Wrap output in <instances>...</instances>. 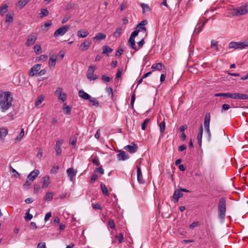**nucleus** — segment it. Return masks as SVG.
<instances>
[{"label": "nucleus", "mask_w": 248, "mask_h": 248, "mask_svg": "<svg viewBox=\"0 0 248 248\" xmlns=\"http://www.w3.org/2000/svg\"><path fill=\"white\" fill-rule=\"evenodd\" d=\"M13 97L9 92L0 94V109L2 112L8 110L11 106Z\"/></svg>", "instance_id": "nucleus-1"}, {"label": "nucleus", "mask_w": 248, "mask_h": 248, "mask_svg": "<svg viewBox=\"0 0 248 248\" xmlns=\"http://www.w3.org/2000/svg\"><path fill=\"white\" fill-rule=\"evenodd\" d=\"M226 212V202L224 198L219 199L217 205L218 217L221 220H224Z\"/></svg>", "instance_id": "nucleus-2"}, {"label": "nucleus", "mask_w": 248, "mask_h": 248, "mask_svg": "<svg viewBox=\"0 0 248 248\" xmlns=\"http://www.w3.org/2000/svg\"><path fill=\"white\" fill-rule=\"evenodd\" d=\"M233 14L236 16H242L248 13V2L239 7L233 8Z\"/></svg>", "instance_id": "nucleus-3"}, {"label": "nucleus", "mask_w": 248, "mask_h": 248, "mask_svg": "<svg viewBox=\"0 0 248 248\" xmlns=\"http://www.w3.org/2000/svg\"><path fill=\"white\" fill-rule=\"evenodd\" d=\"M69 25H64L57 29L54 33L55 37L61 36L64 35L69 29Z\"/></svg>", "instance_id": "nucleus-4"}, {"label": "nucleus", "mask_w": 248, "mask_h": 248, "mask_svg": "<svg viewBox=\"0 0 248 248\" xmlns=\"http://www.w3.org/2000/svg\"><path fill=\"white\" fill-rule=\"evenodd\" d=\"M95 67L93 66H90L88 69L87 73V77L90 80H94L97 78V76L94 74Z\"/></svg>", "instance_id": "nucleus-5"}, {"label": "nucleus", "mask_w": 248, "mask_h": 248, "mask_svg": "<svg viewBox=\"0 0 248 248\" xmlns=\"http://www.w3.org/2000/svg\"><path fill=\"white\" fill-rule=\"evenodd\" d=\"M229 48H233L235 49H243L245 48V45L243 42H231L229 44Z\"/></svg>", "instance_id": "nucleus-6"}, {"label": "nucleus", "mask_w": 248, "mask_h": 248, "mask_svg": "<svg viewBox=\"0 0 248 248\" xmlns=\"http://www.w3.org/2000/svg\"><path fill=\"white\" fill-rule=\"evenodd\" d=\"M37 39V35L35 33H32L30 34L27 38V40L25 45L27 46H30L33 45Z\"/></svg>", "instance_id": "nucleus-7"}, {"label": "nucleus", "mask_w": 248, "mask_h": 248, "mask_svg": "<svg viewBox=\"0 0 248 248\" xmlns=\"http://www.w3.org/2000/svg\"><path fill=\"white\" fill-rule=\"evenodd\" d=\"M41 64H36L31 68L29 72V75L30 77H33L35 75L38 71L40 69Z\"/></svg>", "instance_id": "nucleus-8"}, {"label": "nucleus", "mask_w": 248, "mask_h": 248, "mask_svg": "<svg viewBox=\"0 0 248 248\" xmlns=\"http://www.w3.org/2000/svg\"><path fill=\"white\" fill-rule=\"evenodd\" d=\"M91 43L92 41L91 39H86L82 44H81L80 46V49L82 51L87 50L91 46Z\"/></svg>", "instance_id": "nucleus-9"}, {"label": "nucleus", "mask_w": 248, "mask_h": 248, "mask_svg": "<svg viewBox=\"0 0 248 248\" xmlns=\"http://www.w3.org/2000/svg\"><path fill=\"white\" fill-rule=\"evenodd\" d=\"M117 156L119 160H125L129 158L128 155H127L123 150L119 151V154L117 155Z\"/></svg>", "instance_id": "nucleus-10"}, {"label": "nucleus", "mask_w": 248, "mask_h": 248, "mask_svg": "<svg viewBox=\"0 0 248 248\" xmlns=\"http://www.w3.org/2000/svg\"><path fill=\"white\" fill-rule=\"evenodd\" d=\"M124 149L128 151L129 153L133 154L137 151L138 147L136 145L133 143V145H128L124 147Z\"/></svg>", "instance_id": "nucleus-11"}, {"label": "nucleus", "mask_w": 248, "mask_h": 248, "mask_svg": "<svg viewBox=\"0 0 248 248\" xmlns=\"http://www.w3.org/2000/svg\"><path fill=\"white\" fill-rule=\"evenodd\" d=\"M50 184V178L48 175H46L42 178V188H46Z\"/></svg>", "instance_id": "nucleus-12"}, {"label": "nucleus", "mask_w": 248, "mask_h": 248, "mask_svg": "<svg viewBox=\"0 0 248 248\" xmlns=\"http://www.w3.org/2000/svg\"><path fill=\"white\" fill-rule=\"evenodd\" d=\"M39 174V171L38 170L31 171L28 176V179L31 182H33Z\"/></svg>", "instance_id": "nucleus-13"}, {"label": "nucleus", "mask_w": 248, "mask_h": 248, "mask_svg": "<svg viewBox=\"0 0 248 248\" xmlns=\"http://www.w3.org/2000/svg\"><path fill=\"white\" fill-rule=\"evenodd\" d=\"M137 180L139 183L143 184L144 183V179L142 177V172L140 166H137Z\"/></svg>", "instance_id": "nucleus-14"}, {"label": "nucleus", "mask_w": 248, "mask_h": 248, "mask_svg": "<svg viewBox=\"0 0 248 248\" xmlns=\"http://www.w3.org/2000/svg\"><path fill=\"white\" fill-rule=\"evenodd\" d=\"M78 96L84 100H89L91 96L88 93L85 92L83 90H80L78 93Z\"/></svg>", "instance_id": "nucleus-15"}, {"label": "nucleus", "mask_w": 248, "mask_h": 248, "mask_svg": "<svg viewBox=\"0 0 248 248\" xmlns=\"http://www.w3.org/2000/svg\"><path fill=\"white\" fill-rule=\"evenodd\" d=\"M106 38V35L102 33H97L93 38V41L97 42L102 40H104Z\"/></svg>", "instance_id": "nucleus-16"}, {"label": "nucleus", "mask_w": 248, "mask_h": 248, "mask_svg": "<svg viewBox=\"0 0 248 248\" xmlns=\"http://www.w3.org/2000/svg\"><path fill=\"white\" fill-rule=\"evenodd\" d=\"M211 115L209 112H207L204 119V126L205 128L210 127Z\"/></svg>", "instance_id": "nucleus-17"}, {"label": "nucleus", "mask_w": 248, "mask_h": 248, "mask_svg": "<svg viewBox=\"0 0 248 248\" xmlns=\"http://www.w3.org/2000/svg\"><path fill=\"white\" fill-rule=\"evenodd\" d=\"M66 172L70 180L73 181V178L76 175L77 171L73 168H70L66 170Z\"/></svg>", "instance_id": "nucleus-18"}, {"label": "nucleus", "mask_w": 248, "mask_h": 248, "mask_svg": "<svg viewBox=\"0 0 248 248\" xmlns=\"http://www.w3.org/2000/svg\"><path fill=\"white\" fill-rule=\"evenodd\" d=\"M183 195V193L179 189L175 190L173 195V198L175 201V202H177L178 201L180 197H182Z\"/></svg>", "instance_id": "nucleus-19"}, {"label": "nucleus", "mask_w": 248, "mask_h": 248, "mask_svg": "<svg viewBox=\"0 0 248 248\" xmlns=\"http://www.w3.org/2000/svg\"><path fill=\"white\" fill-rule=\"evenodd\" d=\"M148 23V21L146 20H144L141 21L137 26V28H139L138 29H140L144 31H146V28L145 27V25H146Z\"/></svg>", "instance_id": "nucleus-20"}, {"label": "nucleus", "mask_w": 248, "mask_h": 248, "mask_svg": "<svg viewBox=\"0 0 248 248\" xmlns=\"http://www.w3.org/2000/svg\"><path fill=\"white\" fill-rule=\"evenodd\" d=\"M29 0H19L16 4V6L19 9H22L28 3Z\"/></svg>", "instance_id": "nucleus-21"}, {"label": "nucleus", "mask_w": 248, "mask_h": 248, "mask_svg": "<svg viewBox=\"0 0 248 248\" xmlns=\"http://www.w3.org/2000/svg\"><path fill=\"white\" fill-rule=\"evenodd\" d=\"M8 130L7 128L0 127V139H2L8 134Z\"/></svg>", "instance_id": "nucleus-22"}, {"label": "nucleus", "mask_w": 248, "mask_h": 248, "mask_svg": "<svg viewBox=\"0 0 248 248\" xmlns=\"http://www.w3.org/2000/svg\"><path fill=\"white\" fill-rule=\"evenodd\" d=\"M89 32L85 30H80L78 32V35L79 38H85L89 35Z\"/></svg>", "instance_id": "nucleus-23"}, {"label": "nucleus", "mask_w": 248, "mask_h": 248, "mask_svg": "<svg viewBox=\"0 0 248 248\" xmlns=\"http://www.w3.org/2000/svg\"><path fill=\"white\" fill-rule=\"evenodd\" d=\"M113 49L108 46H104L103 47V53L106 54L107 56H109V53L112 52Z\"/></svg>", "instance_id": "nucleus-24"}, {"label": "nucleus", "mask_w": 248, "mask_h": 248, "mask_svg": "<svg viewBox=\"0 0 248 248\" xmlns=\"http://www.w3.org/2000/svg\"><path fill=\"white\" fill-rule=\"evenodd\" d=\"M57 56L52 55L50 57L48 64L49 66H54L56 65Z\"/></svg>", "instance_id": "nucleus-25"}, {"label": "nucleus", "mask_w": 248, "mask_h": 248, "mask_svg": "<svg viewBox=\"0 0 248 248\" xmlns=\"http://www.w3.org/2000/svg\"><path fill=\"white\" fill-rule=\"evenodd\" d=\"M128 43L129 44L130 46L132 49H134L135 51H136L138 50V49L136 47L135 38L130 37L128 40Z\"/></svg>", "instance_id": "nucleus-26"}, {"label": "nucleus", "mask_w": 248, "mask_h": 248, "mask_svg": "<svg viewBox=\"0 0 248 248\" xmlns=\"http://www.w3.org/2000/svg\"><path fill=\"white\" fill-rule=\"evenodd\" d=\"M89 101L92 106H95L96 107H98L99 106V102L95 98L91 97L90 99H89Z\"/></svg>", "instance_id": "nucleus-27"}, {"label": "nucleus", "mask_w": 248, "mask_h": 248, "mask_svg": "<svg viewBox=\"0 0 248 248\" xmlns=\"http://www.w3.org/2000/svg\"><path fill=\"white\" fill-rule=\"evenodd\" d=\"M211 47L214 48L217 51H219V47L218 46V41L212 40L211 41Z\"/></svg>", "instance_id": "nucleus-28"}, {"label": "nucleus", "mask_w": 248, "mask_h": 248, "mask_svg": "<svg viewBox=\"0 0 248 248\" xmlns=\"http://www.w3.org/2000/svg\"><path fill=\"white\" fill-rule=\"evenodd\" d=\"M140 6L142 8L143 14H145L146 12H149L151 10L147 4L141 3Z\"/></svg>", "instance_id": "nucleus-29"}, {"label": "nucleus", "mask_w": 248, "mask_h": 248, "mask_svg": "<svg viewBox=\"0 0 248 248\" xmlns=\"http://www.w3.org/2000/svg\"><path fill=\"white\" fill-rule=\"evenodd\" d=\"M122 31V27H118L116 29V31L113 33V36L115 38L118 37L121 34Z\"/></svg>", "instance_id": "nucleus-30"}, {"label": "nucleus", "mask_w": 248, "mask_h": 248, "mask_svg": "<svg viewBox=\"0 0 248 248\" xmlns=\"http://www.w3.org/2000/svg\"><path fill=\"white\" fill-rule=\"evenodd\" d=\"M163 65L161 63H157L153 64L152 66V68L156 70H161Z\"/></svg>", "instance_id": "nucleus-31"}, {"label": "nucleus", "mask_w": 248, "mask_h": 248, "mask_svg": "<svg viewBox=\"0 0 248 248\" xmlns=\"http://www.w3.org/2000/svg\"><path fill=\"white\" fill-rule=\"evenodd\" d=\"M44 100V97L42 95H40L39 96L37 99H36V100L35 102V107H37L38 106H39L40 104H41L43 101Z\"/></svg>", "instance_id": "nucleus-32"}, {"label": "nucleus", "mask_w": 248, "mask_h": 248, "mask_svg": "<svg viewBox=\"0 0 248 248\" xmlns=\"http://www.w3.org/2000/svg\"><path fill=\"white\" fill-rule=\"evenodd\" d=\"M33 49L36 54H39L42 52V49L40 45H35L33 47Z\"/></svg>", "instance_id": "nucleus-33"}, {"label": "nucleus", "mask_w": 248, "mask_h": 248, "mask_svg": "<svg viewBox=\"0 0 248 248\" xmlns=\"http://www.w3.org/2000/svg\"><path fill=\"white\" fill-rule=\"evenodd\" d=\"M8 6L6 4L2 5L0 8V14L3 15L7 11Z\"/></svg>", "instance_id": "nucleus-34"}, {"label": "nucleus", "mask_w": 248, "mask_h": 248, "mask_svg": "<svg viewBox=\"0 0 248 248\" xmlns=\"http://www.w3.org/2000/svg\"><path fill=\"white\" fill-rule=\"evenodd\" d=\"M100 187L103 193L105 195H108V189L105 184H101Z\"/></svg>", "instance_id": "nucleus-35"}, {"label": "nucleus", "mask_w": 248, "mask_h": 248, "mask_svg": "<svg viewBox=\"0 0 248 248\" xmlns=\"http://www.w3.org/2000/svg\"><path fill=\"white\" fill-rule=\"evenodd\" d=\"M53 196V195L52 193H51V192L47 193L44 197V199L46 201H50L52 199Z\"/></svg>", "instance_id": "nucleus-36"}, {"label": "nucleus", "mask_w": 248, "mask_h": 248, "mask_svg": "<svg viewBox=\"0 0 248 248\" xmlns=\"http://www.w3.org/2000/svg\"><path fill=\"white\" fill-rule=\"evenodd\" d=\"M149 121L150 119L148 118H146L144 120L143 122L141 124V129L142 130H144L146 129L147 125L149 122Z\"/></svg>", "instance_id": "nucleus-37"}, {"label": "nucleus", "mask_w": 248, "mask_h": 248, "mask_svg": "<svg viewBox=\"0 0 248 248\" xmlns=\"http://www.w3.org/2000/svg\"><path fill=\"white\" fill-rule=\"evenodd\" d=\"M159 128H160V132L161 133H163L165 130V126H166L165 122L163 121V122L160 123L159 124Z\"/></svg>", "instance_id": "nucleus-38"}, {"label": "nucleus", "mask_w": 248, "mask_h": 248, "mask_svg": "<svg viewBox=\"0 0 248 248\" xmlns=\"http://www.w3.org/2000/svg\"><path fill=\"white\" fill-rule=\"evenodd\" d=\"M24 136V129H22L21 131L20 132V133L17 136L16 138V140L18 141L20 140Z\"/></svg>", "instance_id": "nucleus-39"}, {"label": "nucleus", "mask_w": 248, "mask_h": 248, "mask_svg": "<svg viewBox=\"0 0 248 248\" xmlns=\"http://www.w3.org/2000/svg\"><path fill=\"white\" fill-rule=\"evenodd\" d=\"M41 14L42 15L41 16V17H43L44 16H47L49 13L48 10L46 9H42L41 10Z\"/></svg>", "instance_id": "nucleus-40"}, {"label": "nucleus", "mask_w": 248, "mask_h": 248, "mask_svg": "<svg viewBox=\"0 0 248 248\" xmlns=\"http://www.w3.org/2000/svg\"><path fill=\"white\" fill-rule=\"evenodd\" d=\"M59 167L58 166H53L52 169L50 170V173H57L58 171Z\"/></svg>", "instance_id": "nucleus-41"}, {"label": "nucleus", "mask_w": 248, "mask_h": 248, "mask_svg": "<svg viewBox=\"0 0 248 248\" xmlns=\"http://www.w3.org/2000/svg\"><path fill=\"white\" fill-rule=\"evenodd\" d=\"M63 112L65 114H70V111H71V108L69 107L68 106H66L65 107H64L63 108Z\"/></svg>", "instance_id": "nucleus-42"}, {"label": "nucleus", "mask_w": 248, "mask_h": 248, "mask_svg": "<svg viewBox=\"0 0 248 248\" xmlns=\"http://www.w3.org/2000/svg\"><path fill=\"white\" fill-rule=\"evenodd\" d=\"M101 79L104 82H108L111 80V78L109 77L106 76V75H103L101 77Z\"/></svg>", "instance_id": "nucleus-43"}, {"label": "nucleus", "mask_w": 248, "mask_h": 248, "mask_svg": "<svg viewBox=\"0 0 248 248\" xmlns=\"http://www.w3.org/2000/svg\"><path fill=\"white\" fill-rule=\"evenodd\" d=\"M31 181H30L29 179L26 181L25 184L23 185V187L24 188H28L29 186L31 185Z\"/></svg>", "instance_id": "nucleus-44"}, {"label": "nucleus", "mask_w": 248, "mask_h": 248, "mask_svg": "<svg viewBox=\"0 0 248 248\" xmlns=\"http://www.w3.org/2000/svg\"><path fill=\"white\" fill-rule=\"evenodd\" d=\"M140 32V29H137L133 31L130 35V37L135 38L137 36Z\"/></svg>", "instance_id": "nucleus-45"}, {"label": "nucleus", "mask_w": 248, "mask_h": 248, "mask_svg": "<svg viewBox=\"0 0 248 248\" xmlns=\"http://www.w3.org/2000/svg\"><path fill=\"white\" fill-rule=\"evenodd\" d=\"M92 162L93 164L95 165L96 166H99L100 164V162L99 159L97 157H95L92 159Z\"/></svg>", "instance_id": "nucleus-46"}, {"label": "nucleus", "mask_w": 248, "mask_h": 248, "mask_svg": "<svg viewBox=\"0 0 248 248\" xmlns=\"http://www.w3.org/2000/svg\"><path fill=\"white\" fill-rule=\"evenodd\" d=\"M230 108V106H229V105L227 104H224L222 106L221 112L228 110Z\"/></svg>", "instance_id": "nucleus-47"}, {"label": "nucleus", "mask_w": 248, "mask_h": 248, "mask_svg": "<svg viewBox=\"0 0 248 248\" xmlns=\"http://www.w3.org/2000/svg\"><path fill=\"white\" fill-rule=\"evenodd\" d=\"M239 99L242 100H248V94L245 93H240L239 96Z\"/></svg>", "instance_id": "nucleus-48"}, {"label": "nucleus", "mask_w": 248, "mask_h": 248, "mask_svg": "<svg viewBox=\"0 0 248 248\" xmlns=\"http://www.w3.org/2000/svg\"><path fill=\"white\" fill-rule=\"evenodd\" d=\"M106 91L108 94H111L112 97H113V90L111 87H107L106 88Z\"/></svg>", "instance_id": "nucleus-49"}, {"label": "nucleus", "mask_w": 248, "mask_h": 248, "mask_svg": "<svg viewBox=\"0 0 248 248\" xmlns=\"http://www.w3.org/2000/svg\"><path fill=\"white\" fill-rule=\"evenodd\" d=\"M62 88L58 87L54 93L55 95H59L62 93Z\"/></svg>", "instance_id": "nucleus-50"}, {"label": "nucleus", "mask_w": 248, "mask_h": 248, "mask_svg": "<svg viewBox=\"0 0 248 248\" xmlns=\"http://www.w3.org/2000/svg\"><path fill=\"white\" fill-rule=\"evenodd\" d=\"M6 22H12L13 21V16L10 14H7L6 16Z\"/></svg>", "instance_id": "nucleus-51"}, {"label": "nucleus", "mask_w": 248, "mask_h": 248, "mask_svg": "<svg viewBox=\"0 0 248 248\" xmlns=\"http://www.w3.org/2000/svg\"><path fill=\"white\" fill-rule=\"evenodd\" d=\"M58 98L59 99L64 102L66 99V94L65 93H62L61 94L59 95Z\"/></svg>", "instance_id": "nucleus-52"}, {"label": "nucleus", "mask_w": 248, "mask_h": 248, "mask_svg": "<svg viewBox=\"0 0 248 248\" xmlns=\"http://www.w3.org/2000/svg\"><path fill=\"white\" fill-rule=\"evenodd\" d=\"M108 224H109V227L111 229H114L115 228V223H114V220L113 219L109 220V221H108Z\"/></svg>", "instance_id": "nucleus-53"}, {"label": "nucleus", "mask_w": 248, "mask_h": 248, "mask_svg": "<svg viewBox=\"0 0 248 248\" xmlns=\"http://www.w3.org/2000/svg\"><path fill=\"white\" fill-rule=\"evenodd\" d=\"M32 217L33 216L31 214H30L28 212H27L24 218L25 219L27 220H30L32 218Z\"/></svg>", "instance_id": "nucleus-54"}, {"label": "nucleus", "mask_w": 248, "mask_h": 248, "mask_svg": "<svg viewBox=\"0 0 248 248\" xmlns=\"http://www.w3.org/2000/svg\"><path fill=\"white\" fill-rule=\"evenodd\" d=\"M95 172H99V173H100L101 174H104V169L102 168V167H98V168H96L95 170Z\"/></svg>", "instance_id": "nucleus-55"}, {"label": "nucleus", "mask_w": 248, "mask_h": 248, "mask_svg": "<svg viewBox=\"0 0 248 248\" xmlns=\"http://www.w3.org/2000/svg\"><path fill=\"white\" fill-rule=\"evenodd\" d=\"M202 135H197V140L199 145L201 146L202 143Z\"/></svg>", "instance_id": "nucleus-56"}, {"label": "nucleus", "mask_w": 248, "mask_h": 248, "mask_svg": "<svg viewBox=\"0 0 248 248\" xmlns=\"http://www.w3.org/2000/svg\"><path fill=\"white\" fill-rule=\"evenodd\" d=\"M77 141L76 138L70 139L69 140L70 144L73 145L74 147L75 146Z\"/></svg>", "instance_id": "nucleus-57"}, {"label": "nucleus", "mask_w": 248, "mask_h": 248, "mask_svg": "<svg viewBox=\"0 0 248 248\" xmlns=\"http://www.w3.org/2000/svg\"><path fill=\"white\" fill-rule=\"evenodd\" d=\"M124 51V49H123L122 48H119L116 52L115 56H120Z\"/></svg>", "instance_id": "nucleus-58"}, {"label": "nucleus", "mask_w": 248, "mask_h": 248, "mask_svg": "<svg viewBox=\"0 0 248 248\" xmlns=\"http://www.w3.org/2000/svg\"><path fill=\"white\" fill-rule=\"evenodd\" d=\"M40 189V186L38 184L34 185V192L37 193Z\"/></svg>", "instance_id": "nucleus-59"}, {"label": "nucleus", "mask_w": 248, "mask_h": 248, "mask_svg": "<svg viewBox=\"0 0 248 248\" xmlns=\"http://www.w3.org/2000/svg\"><path fill=\"white\" fill-rule=\"evenodd\" d=\"M43 156V151H42V150L41 149H39L38 150V153H37V154L36 155V156L38 158H41Z\"/></svg>", "instance_id": "nucleus-60"}, {"label": "nucleus", "mask_w": 248, "mask_h": 248, "mask_svg": "<svg viewBox=\"0 0 248 248\" xmlns=\"http://www.w3.org/2000/svg\"><path fill=\"white\" fill-rule=\"evenodd\" d=\"M122 73V69H119L116 75V78H118L121 77Z\"/></svg>", "instance_id": "nucleus-61"}, {"label": "nucleus", "mask_w": 248, "mask_h": 248, "mask_svg": "<svg viewBox=\"0 0 248 248\" xmlns=\"http://www.w3.org/2000/svg\"><path fill=\"white\" fill-rule=\"evenodd\" d=\"M115 237L118 239L119 243H121L123 241L124 236L122 233H120L119 236L116 235Z\"/></svg>", "instance_id": "nucleus-62"}, {"label": "nucleus", "mask_w": 248, "mask_h": 248, "mask_svg": "<svg viewBox=\"0 0 248 248\" xmlns=\"http://www.w3.org/2000/svg\"><path fill=\"white\" fill-rule=\"evenodd\" d=\"M37 248H46L45 243H40L37 245Z\"/></svg>", "instance_id": "nucleus-63"}, {"label": "nucleus", "mask_w": 248, "mask_h": 248, "mask_svg": "<svg viewBox=\"0 0 248 248\" xmlns=\"http://www.w3.org/2000/svg\"><path fill=\"white\" fill-rule=\"evenodd\" d=\"M63 143V140H57L55 145L56 147H61Z\"/></svg>", "instance_id": "nucleus-64"}]
</instances>
